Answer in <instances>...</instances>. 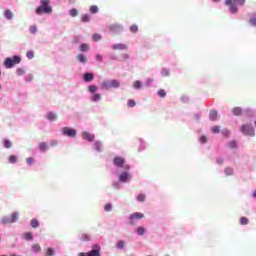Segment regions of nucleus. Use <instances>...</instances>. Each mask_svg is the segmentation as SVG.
<instances>
[{"label": "nucleus", "mask_w": 256, "mask_h": 256, "mask_svg": "<svg viewBox=\"0 0 256 256\" xmlns=\"http://www.w3.org/2000/svg\"><path fill=\"white\" fill-rule=\"evenodd\" d=\"M69 15H70V17H77V15H79V11H77V9H75V8H72L69 11Z\"/></svg>", "instance_id": "nucleus-25"}, {"label": "nucleus", "mask_w": 256, "mask_h": 256, "mask_svg": "<svg viewBox=\"0 0 256 256\" xmlns=\"http://www.w3.org/2000/svg\"><path fill=\"white\" fill-rule=\"evenodd\" d=\"M96 61H99V62L103 61V56L101 54H97Z\"/></svg>", "instance_id": "nucleus-55"}, {"label": "nucleus", "mask_w": 256, "mask_h": 256, "mask_svg": "<svg viewBox=\"0 0 256 256\" xmlns=\"http://www.w3.org/2000/svg\"><path fill=\"white\" fill-rule=\"evenodd\" d=\"M90 20H91V18L89 17L88 14H83V15L81 16V21H82V23H89Z\"/></svg>", "instance_id": "nucleus-22"}, {"label": "nucleus", "mask_w": 256, "mask_h": 256, "mask_svg": "<svg viewBox=\"0 0 256 256\" xmlns=\"http://www.w3.org/2000/svg\"><path fill=\"white\" fill-rule=\"evenodd\" d=\"M218 116L219 114L217 113V111L215 110L210 111L209 118L211 119V121H217Z\"/></svg>", "instance_id": "nucleus-16"}, {"label": "nucleus", "mask_w": 256, "mask_h": 256, "mask_svg": "<svg viewBox=\"0 0 256 256\" xmlns=\"http://www.w3.org/2000/svg\"><path fill=\"white\" fill-rule=\"evenodd\" d=\"M4 15H5L6 19H9V20L13 19V12H11V10H6L4 12Z\"/></svg>", "instance_id": "nucleus-26"}, {"label": "nucleus", "mask_w": 256, "mask_h": 256, "mask_svg": "<svg viewBox=\"0 0 256 256\" xmlns=\"http://www.w3.org/2000/svg\"><path fill=\"white\" fill-rule=\"evenodd\" d=\"M232 113L234 115H236V117H239V115H241V113H243V110L241 109V107H235L233 110H232Z\"/></svg>", "instance_id": "nucleus-17"}, {"label": "nucleus", "mask_w": 256, "mask_h": 256, "mask_svg": "<svg viewBox=\"0 0 256 256\" xmlns=\"http://www.w3.org/2000/svg\"><path fill=\"white\" fill-rule=\"evenodd\" d=\"M223 162H224L223 158H218L216 160V163H218V165H223Z\"/></svg>", "instance_id": "nucleus-57"}, {"label": "nucleus", "mask_w": 256, "mask_h": 256, "mask_svg": "<svg viewBox=\"0 0 256 256\" xmlns=\"http://www.w3.org/2000/svg\"><path fill=\"white\" fill-rule=\"evenodd\" d=\"M127 105H128V107H135V105H137V103L135 102V100L130 99V100H128Z\"/></svg>", "instance_id": "nucleus-40"}, {"label": "nucleus", "mask_w": 256, "mask_h": 256, "mask_svg": "<svg viewBox=\"0 0 256 256\" xmlns=\"http://www.w3.org/2000/svg\"><path fill=\"white\" fill-rule=\"evenodd\" d=\"M252 196L256 198V190L253 192Z\"/></svg>", "instance_id": "nucleus-60"}, {"label": "nucleus", "mask_w": 256, "mask_h": 256, "mask_svg": "<svg viewBox=\"0 0 256 256\" xmlns=\"http://www.w3.org/2000/svg\"><path fill=\"white\" fill-rule=\"evenodd\" d=\"M225 173H226V175H228V176L233 175V168H226V169H225Z\"/></svg>", "instance_id": "nucleus-47"}, {"label": "nucleus", "mask_w": 256, "mask_h": 256, "mask_svg": "<svg viewBox=\"0 0 256 256\" xmlns=\"http://www.w3.org/2000/svg\"><path fill=\"white\" fill-rule=\"evenodd\" d=\"M19 219L17 213H13L10 217V220H3L2 223H15Z\"/></svg>", "instance_id": "nucleus-12"}, {"label": "nucleus", "mask_w": 256, "mask_h": 256, "mask_svg": "<svg viewBox=\"0 0 256 256\" xmlns=\"http://www.w3.org/2000/svg\"><path fill=\"white\" fill-rule=\"evenodd\" d=\"M211 131H212V133H220L221 127L214 126V127L211 128Z\"/></svg>", "instance_id": "nucleus-38"}, {"label": "nucleus", "mask_w": 256, "mask_h": 256, "mask_svg": "<svg viewBox=\"0 0 256 256\" xmlns=\"http://www.w3.org/2000/svg\"><path fill=\"white\" fill-rule=\"evenodd\" d=\"M48 149V147H47V142H41L40 144H39V150L42 152V153H44V151H46Z\"/></svg>", "instance_id": "nucleus-20"}, {"label": "nucleus", "mask_w": 256, "mask_h": 256, "mask_svg": "<svg viewBox=\"0 0 256 256\" xmlns=\"http://www.w3.org/2000/svg\"><path fill=\"white\" fill-rule=\"evenodd\" d=\"M129 179V174H127V172H123L122 174H120L119 176V181H121L122 183H126V181Z\"/></svg>", "instance_id": "nucleus-15"}, {"label": "nucleus", "mask_w": 256, "mask_h": 256, "mask_svg": "<svg viewBox=\"0 0 256 256\" xmlns=\"http://www.w3.org/2000/svg\"><path fill=\"white\" fill-rule=\"evenodd\" d=\"M80 51H82V52L89 51V44H87V43L81 44Z\"/></svg>", "instance_id": "nucleus-28"}, {"label": "nucleus", "mask_w": 256, "mask_h": 256, "mask_svg": "<svg viewBox=\"0 0 256 256\" xmlns=\"http://www.w3.org/2000/svg\"><path fill=\"white\" fill-rule=\"evenodd\" d=\"M158 95H159V97H166L167 96V92H165V90H163V89H160L158 91Z\"/></svg>", "instance_id": "nucleus-44"}, {"label": "nucleus", "mask_w": 256, "mask_h": 256, "mask_svg": "<svg viewBox=\"0 0 256 256\" xmlns=\"http://www.w3.org/2000/svg\"><path fill=\"white\" fill-rule=\"evenodd\" d=\"M98 11H99V7H97V5H92L90 7V13L95 14V13H98Z\"/></svg>", "instance_id": "nucleus-30"}, {"label": "nucleus", "mask_w": 256, "mask_h": 256, "mask_svg": "<svg viewBox=\"0 0 256 256\" xmlns=\"http://www.w3.org/2000/svg\"><path fill=\"white\" fill-rule=\"evenodd\" d=\"M9 163H17V156L10 155L8 158Z\"/></svg>", "instance_id": "nucleus-34"}, {"label": "nucleus", "mask_w": 256, "mask_h": 256, "mask_svg": "<svg viewBox=\"0 0 256 256\" xmlns=\"http://www.w3.org/2000/svg\"><path fill=\"white\" fill-rule=\"evenodd\" d=\"M103 89H111V81L102 82Z\"/></svg>", "instance_id": "nucleus-29"}, {"label": "nucleus", "mask_w": 256, "mask_h": 256, "mask_svg": "<svg viewBox=\"0 0 256 256\" xmlns=\"http://www.w3.org/2000/svg\"><path fill=\"white\" fill-rule=\"evenodd\" d=\"M93 79H95V75H93V73H85L84 74V81L91 82V81H93Z\"/></svg>", "instance_id": "nucleus-14"}, {"label": "nucleus", "mask_w": 256, "mask_h": 256, "mask_svg": "<svg viewBox=\"0 0 256 256\" xmlns=\"http://www.w3.org/2000/svg\"><path fill=\"white\" fill-rule=\"evenodd\" d=\"M25 239L27 241H33V234L31 232H26L25 233Z\"/></svg>", "instance_id": "nucleus-32"}, {"label": "nucleus", "mask_w": 256, "mask_h": 256, "mask_svg": "<svg viewBox=\"0 0 256 256\" xmlns=\"http://www.w3.org/2000/svg\"><path fill=\"white\" fill-rule=\"evenodd\" d=\"M141 82L140 81H135L134 82V89H141Z\"/></svg>", "instance_id": "nucleus-51"}, {"label": "nucleus", "mask_w": 256, "mask_h": 256, "mask_svg": "<svg viewBox=\"0 0 256 256\" xmlns=\"http://www.w3.org/2000/svg\"><path fill=\"white\" fill-rule=\"evenodd\" d=\"M126 59L129 57L128 55H125Z\"/></svg>", "instance_id": "nucleus-61"}, {"label": "nucleus", "mask_w": 256, "mask_h": 256, "mask_svg": "<svg viewBox=\"0 0 256 256\" xmlns=\"http://www.w3.org/2000/svg\"><path fill=\"white\" fill-rule=\"evenodd\" d=\"M3 143H4V147H5L6 149H11V147L13 146V143L11 142V140L5 139V140L3 141Z\"/></svg>", "instance_id": "nucleus-23"}, {"label": "nucleus", "mask_w": 256, "mask_h": 256, "mask_svg": "<svg viewBox=\"0 0 256 256\" xmlns=\"http://www.w3.org/2000/svg\"><path fill=\"white\" fill-rule=\"evenodd\" d=\"M62 133L63 135H65L66 137H76L77 135V130L69 128V127H63L62 128Z\"/></svg>", "instance_id": "nucleus-5"}, {"label": "nucleus", "mask_w": 256, "mask_h": 256, "mask_svg": "<svg viewBox=\"0 0 256 256\" xmlns=\"http://www.w3.org/2000/svg\"><path fill=\"white\" fill-rule=\"evenodd\" d=\"M200 143H207V137L206 136H201L200 137Z\"/></svg>", "instance_id": "nucleus-56"}, {"label": "nucleus", "mask_w": 256, "mask_h": 256, "mask_svg": "<svg viewBox=\"0 0 256 256\" xmlns=\"http://www.w3.org/2000/svg\"><path fill=\"white\" fill-rule=\"evenodd\" d=\"M109 31H112L113 33H117L119 31H123V26L119 24H110L108 26Z\"/></svg>", "instance_id": "nucleus-8"}, {"label": "nucleus", "mask_w": 256, "mask_h": 256, "mask_svg": "<svg viewBox=\"0 0 256 256\" xmlns=\"http://www.w3.org/2000/svg\"><path fill=\"white\" fill-rule=\"evenodd\" d=\"M119 85L120 84H119V82L117 80H110V87L111 88L114 87V89H118Z\"/></svg>", "instance_id": "nucleus-24"}, {"label": "nucleus", "mask_w": 256, "mask_h": 256, "mask_svg": "<svg viewBox=\"0 0 256 256\" xmlns=\"http://www.w3.org/2000/svg\"><path fill=\"white\" fill-rule=\"evenodd\" d=\"M1 88H2V87H1V84H0V91H1Z\"/></svg>", "instance_id": "nucleus-62"}, {"label": "nucleus", "mask_w": 256, "mask_h": 256, "mask_svg": "<svg viewBox=\"0 0 256 256\" xmlns=\"http://www.w3.org/2000/svg\"><path fill=\"white\" fill-rule=\"evenodd\" d=\"M30 225L32 227V229H37V227H39V220L37 219H32L31 222H30Z\"/></svg>", "instance_id": "nucleus-19"}, {"label": "nucleus", "mask_w": 256, "mask_h": 256, "mask_svg": "<svg viewBox=\"0 0 256 256\" xmlns=\"http://www.w3.org/2000/svg\"><path fill=\"white\" fill-rule=\"evenodd\" d=\"M118 249H123L125 247V242L123 240H120L117 244Z\"/></svg>", "instance_id": "nucleus-48"}, {"label": "nucleus", "mask_w": 256, "mask_h": 256, "mask_svg": "<svg viewBox=\"0 0 256 256\" xmlns=\"http://www.w3.org/2000/svg\"><path fill=\"white\" fill-rule=\"evenodd\" d=\"M94 249L88 252V256H101V246L95 244Z\"/></svg>", "instance_id": "nucleus-7"}, {"label": "nucleus", "mask_w": 256, "mask_h": 256, "mask_svg": "<svg viewBox=\"0 0 256 256\" xmlns=\"http://www.w3.org/2000/svg\"><path fill=\"white\" fill-rule=\"evenodd\" d=\"M229 147H230V149H235V147H237V142L231 141V142L229 143Z\"/></svg>", "instance_id": "nucleus-52"}, {"label": "nucleus", "mask_w": 256, "mask_h": 256, "mask_svg": "<svg viewBox=\"0 0 256 256\" xmlns=\"http://www.w3.org/2000/svg\"><path fill=\"white\" fill-rule=\"evenodd\" d=\"M243 135H248L249 137H255V129L251 125L243 124L240 127Z\"/></svg>", "instance_id": "nucleus-4"}, {"label": "nucleus", "mask_w": 256, "mask_h": 256, "mask_svg": "<svg viewBox=\"0 0 256 256\" xmlns=\"http://www.w3.org/2000/svg\"><path fill=\"white\" fill-rule=\"evenodd\" d=\"M47 119H48L49 121H55V120H57V115H56L55 113H53V112H50V113H48V115H47Z\"/></svg>", "instance_id": "nucleus-21"}, {"label": "nucleus", "mask_w": 256, "mask_h": 256, "mask_svg": "<svg viewBox=\"0 0 256 256\" xmlns=\"http://www.w3.org/2000/svg\"><path fill=\"white\" fill-rule=\"evenodd\" d=\"M101 99H102L101 94H94L92 101H101Z\"/></svg>", "instance_id": "nucleus-36"}, {"label": "nucleus", "mask_w": 256, "mask_h": 256, "mask_svg": "<svg viewBox=\"0 0 256 256\" xmlns=\"http://www.w3.org/2000/svg\"><path fill=\"white\" fill-rule=\"evenodd\" d=\"M27 165H33L35 163V159L33 157H29L26 159Z\"/></svg>", "instance_id": "nucleus-41"}, {"label": "nucleus", "mask_w": 256, "mask_h": 256, "mask_svg": "<svg viewBox=\"0 0 256 256\" xmlns=\"http://www.w3.org/2000/svg\"><path fill=\"white\" fill-rule=\"evenodd\" d=\"M17 75H19V76L25 75V69H23V68H18V69H17Z\"/></svg>", "instance_id": "nucleus-50"}, {"label": "nucleus", "mask_w": 256, "mask_h": 256, "mask_svg": "<svg viewBox=\"0 0 256 256\" xmlns=\"http://www.w3.org/2000/svg\"><path fill=\"white\" fill-rule=\"evenodd\" d=\"M53 254H54L53 248H48L46 251V256H53Z\"/></svg>", "instance_id": "nucleus-49"}, {"label": "nucleus", "mask_w": 256, "mask_h": 256, "mask_svg": "<svg viewBox=\"0 0 256 256\" xmlns=\"http://www.w3.org/2000/svg\"><path fill=\"white\" fill-rule=\"evenodd\" d=\"M82 137H83V139H85L86 141H94V139H95V136L94 135H92V134H90V133H88V132H83L82 133Z\"/></svg>", "instance_id": "nucleus-11"}, {"label": "nucleus", "mask_w": 256, "mask_h": 256, "mask_svg": "<svg viewBox=\"0 0 256 256\" xmlns=\"http://www.w3.org/2000/svg\"><path fill=\"white\" fill-rule=\"evenodd\" d=\"M26 57H28L29 59H33V57H35V53L30 50L26 53Z\"/></svg>", "instance_id": "nucleus-43"}, {"label": "nucleus", "mask_w": 256, "mask_h": 256, "mask_svg": "<svg viewBox=\"0 0 256 256\" xmlns=\"http://www.w3.org/2000/svg\"><path fill=\"white\" fill-rule=\"evenodd\" d=\"M94 147H95L96 151H98L99 153H101V151H103V144L101 142H95Z\"/></svg>", "instance_id": "nucleus-18"}, {"label": "nucleus", "mask_w": 256, "mask_h": 256, "mask_svg": "<svg viewBox=\"0 0 256 256\" xmlns=\"http://www.w3.org/2000/svg\"><path fill=\"white\" fill-rule=\"evenodd\" d=\"M93 41H101V34H94L92 36Z\"/></svg>", "instance_id": "nucleus-42"}, {"label": "nucleus", "mask_w": 256, "mask_h": 256, "mask_svg": "<svg viewBox=\"0 0 256 256\" xmlns=\"http://www.w3.org/2000/svg\"><path fill=\"white\" fill-rule=\"evenodd\" d=\"M137 234L138 235H145V228L143 226H140L137 228Z\"/></svg>", "instance_id": "nucleus-31"}, {"label": "nucleus", "mask_w": 256, "mask_h": 256, "mask_svg": "<svg viewBox=\"0 0 256 256\" xmlns=\"http://www.w3.org/2000/svg\"><path fill=\"white\" fill-rule=\"evenodd\" d=\"M249 23L252 24L253 27H256V17L251 18V19L249 20Z\"/></svg>", "instance_id": "nucleus-54"}, {"label": "nucleus", "mask_w": 256, "mask_h": 256, "mask_svg": "<svg viewBox=\"0 0 256 256\" xmlns=\"http://www.w3.org/2000/svg\"><path fill=\"white\" fill-rule=\"evenodd\" d=\"M130 31L131 33H137L139 31V27H137V25H132L130 27Z\"/></svg>", "instance_id": "nucleus-37"}, {"label": "nucleus", "mask_w": 256, "mask_h": 256, "mask_svg": "<svg viewBox=\"0 0 256 256\" xmlns=\"http://www.w3.org/2000/svg\"><path fill=\"white\" fill-rule=\"evenodd\" d=\"M143 217H145V215L143 213H140V212L132 213L130 215L129 225H135V223L133 221H137L139 219H143Z\"/></svg>", "instance_id": "nucleus-6"}, {"label": "nucleus", "mask_w": 256, "mask_h": 256, "mask_svg": "<svg viewBox=\"0 0 256 256\" xmlns=\"http://www.w3.org/2000/svg\"><path fill=\"white\" fill-rule=\"evenodd\" d=\"M50 1L49 0H41V5L36 9V14L37 15H49L53 13V8L49 5Z\"/></svg>", "instance_id": "nucleus-1"}, {"label": "nucleus", "mask_w": 256, "mask_h": 256, "mask_svg": "<svg viewBox=\"0 0 256 256\" xmlns=\"http://www.w3.org/2000/svg\"><path fill=\"white\" fill-rule=\"evenodd\" d=\"M113 164L116 167H123V165H125V159H123V157H115L113 159Z\"/></svg>", "instance_id": "nucleus-9"}, {"label": "nucleus", "mask_w": 256, "mask_h": 256, "mask_svg": "<svg viewBox=\"0 0 256 256\" xmlns=\"http://www.w3.org/2000/svg\"><path fill=\"white\" fill-rule=\"evenodd\" d=\"M95 91H97V86H89L90 93H95Z\"/></svg>", "instance_id": "nucleus-53"}, {"label": "nucleus", "mask_w": 256, "mask_h": 256, "mask_svg": "<svg viewBox=\"0 0 256 256\" xmlns=\"http://www.w3.org/2000/svg\"><path fill=\"white\" fill-rule=\"evenodd\" d=\"M76 59L79 61V63H87L89 58L87 56H85L84 54H78L76 56Z\"/></svg>", "instance_id": "nucleus-13"}, {"label": "nucleus", "mask_w": 256, "mask_h": 256, "mask_svg": "<svg viewBox=\"0 0 256 256\" xmlns=\"http://www.w3.org/2000/svg\"><path fill=\"white\" fill-rule=\"evenodd\" d=\"M225 5L230 6L231 13H237V5H245V0H226Z\"/></svg>", "instance_id": "nucleus-3"}, {"label": "nucleus", "mask_w": 256, "mask_h": 256, "mask_svg": "<svg viewBox=\"0 0 256 256\" xmlns=\"http://www.w3.org/2000/svg\"><path fill=\"white\" fill-rule=\"evenodd\" d=\"M223 134H224V135H229V131H228V130H225V131L223 132Z\"/></svg>", "instance_id": "nucleus-59"}, {"label": "nucleus", "mask_w": 256, "mask_h": 256, "mask_svg": "<svg viewBox=\"0 0 256 256\" xmlns=\"http://www.w3.org/2000/svg\"><path fill=\"white\" fill-rule=\"evenodd\" d=\"M161 73H162L163 77H169V75L171 74L169 69H166V68H163Z\"/></svg>", "instance_id": "nucleus-33"}, {"label": "nucleus", "mask_w": 256, "mask_h": 256, "mask_svg": "<svg viewBox=\"0 0 256 256\" xmlns=\"http://www.w3.org/2000/svg\"><path fill=\"white\" fill-rule=\"evenodd\" d=\"M78 256H89V252H88V253L81 252V253H79V255H78Z\"/></svg>", "instance_id": "nucleus-58"}, {"label": "nucleus", "mask_w": 256, "mask_h": 256, "mask_svg": "<svg viewBox=\"0 0 256 256\" xmlns=\"http://www.w3.org/2000/svg\"><path fill=\"white\" fill-rule=\"evenodd\" d=\"M29 31L34 35L35 33H37V26H30Z\"/></svg>", "instance_id": "nucleus-45"}, {"label": "nucleus", "mask_w": 256, "mask_h": 256, "mask_svg": "<svg viewBox=\"0 0 256 256\" xmlns=\"http://www.w3.org/2000/svg\"><path fill=\"white\" fill-rule=\"evenodd\" d=\"M214 1H219V0H214Z\"/></svg>", "instance_id": "nucleus-63"}, {"label": "nucleus", "mask_w": 256, "mask_h": 256, "mask_svg": "<svg viewBox=\"0 0 256 256\" xmlns=\"http://www.w3.org/2000/svg\"><path fill=\"white\" fill-rule=\"evenodd\" d=\"M112 209H113V205L109 203L104 206V210L107 212L111 211Z\"/></svg>", "instance_id": "nucleus-46"}, {"label": "nucleus", "mask_w": 256, "mask_h": 256, "mask_svg": "<svg viewBox=\"0 0 256 256\" xmlns=\"http://www.w3.org/2000/svg\"><path fill=\"white\" fill-rule=\"evenodd\" d=\"M136 199L140 203H143V201H145V199H146V196H145V194H139Z\"/></svg>", "instance_id": "nucleus-35"}, {"label": "nucleus", "mask_w": 256, "mask_h": 256, "mask_svg": "<svg viewBox=\"0 0 256 256\" xmlns=\"http://www.w3.org/2000/svg\"><path fill=\"white\" fill-rule=\"evenodd\" d=\"M113 51H125L127 49L126 44H114L112 45Z\"/></svg>", "instance_id": "nucleus-10"}, {"label": "nucleus", "mask_w": 256, "mask_h": 256, "mask_svg": "<svg viewBox=\"0 0 256 256\" xmlns=\"http://www.w3.org/2000/svg\"><path fill=\"white\" fill-rule=\"evenodd\" d=\"M240 223L242 225H247L249 223V219H247V217H242L240 218Z\"/></svg>", "instance_id": "nucleus-39"}, {"label": "nucleus", "mask_w": 256, "mask_h": 256, "mask_svg": "<svg viewBox=\"0 0 256 256\" xmlns=\"http://www.w3.org/2000/svg\"><path fill=\"white\" fill-rule=\"evenodd\" d=\"M19 63H21V56L15 55L5 59L4 67H6V69H13V67H15V65H19Z\"/></svg>", "instance_id": "nucleus-2"}, {"label": "nucleus", "mask_w": 256, "mask_h": 256, "mask_svg": "<svg viewBox=\"0 0 256 256\" xmlns=\"http://www.w3.org/2000/svg\"><path fill=\"white\" fill-rule=\"evenodd\" d=\"M32 251H34V253H39V251H41V245L39 244L32 245Z\"/></svg>", "instance_id": "nucleus-27"}]
</instances>
